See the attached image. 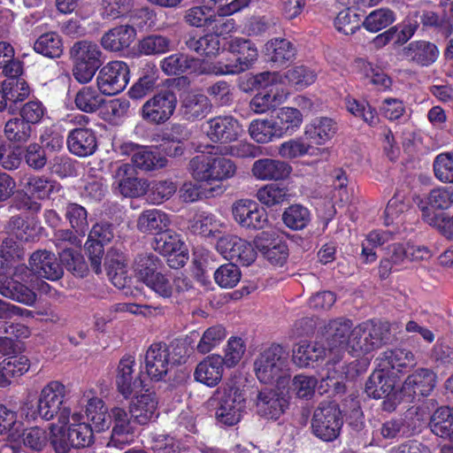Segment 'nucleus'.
Wrapping results in <instances>:
<instances>
[{
  "label": "nucleus",
  "mask_w": 453,
  "mask_h": 453,
  "mask_svg": "<svg viewBox=\"0 0 453 453\" xmlns=\"http://www.w3.org/2000/svg\"><path fill=\"white\" fill-rule=\"evenodd\" d=\"M187 347L182 342L167 345L163 342L152 343L144 357L146 373L151 380H163L173 365L184 363Z\"/></svg>",
  "instance_id": "1"
},
{
  "label": "nucleus",
  "mask_w": 453,
  "mask_h": 453,
  "mask_svg": "<svg viewBox=\"0 0 453 453\" xmlns=\"http://www.w3.org/2000/svg\"><path fill=\"white\" fill-rule=\"evenodd\" d=\"M188 170L197 182L220 185L236 174L237 166L224 156L199 155L189 161Z\"/></svg>",
  "instance_id": "2"
},
{
  "label": "nucleus",
  "mask_w": 453,
  "mask_h": 453,
  "mask_svg": "<svg viewBox=\"0 0 453 453\" xmlns=\"http://www.w3.org/2000/svg\"><path fill=\"white\" fill-rule=\"evenodd\" d=\"M254 371L262 383L282 384L289 376L288 350L280 344H272L256 358Z\"/></svg>",
  "instance_id": "3"
},
{
  "label": "nucleus",
  "mask_w": 453,
  "mask_h": 453,
  "mask_svg": "<svg viewBox=\"0 0 453 453\" xmlns=\"http://www.w3.org/2000/svg\"><path fill=\"white\" fill-rule=\"evenodd\" d=\"M255 82L264 89L257 93L250 103V109L258 114L265 113L272 108L284 103L289 91L283 88L282 77L277 72H264L255 76Z\"/></svg>",
  "instance_id": "4"
},
{
  "label": "nucleus",
  "mask_w": 453,
  "mask_h": 453,
  "mask_svg": "<svg viewBox=\"0 0 453 453\" xmlns=\"http://www.w3.org/2000/svg\"><path fill=\"white\" fill-rule=\"evenodd\" d=\"M228 49L234 59L218 61L210 67V73L217 75L240 73L250 69L257 59V49L250 40L234 37L229 42Z\"/></svg>",
  "instance_id": "5"
},
{
  "label": "nucleus",
  "mask_w": 453,
  "mask_h": 453,
  "mask_svg": "<svg viewBox=\"0 0 453 453\" xmlns=\"http://www.w3.org/2000/svg\"><path fill=\"white\" fill-rule=\"evenodd\" d=\"M212 401L219 423L232 426L241 420L245 409V397L237 387L230 384L221 386L214 392Z\"/></svg>",
  "instance_id": "6"
},
{
  "label": "nucleus",
  "mask_w": 453,
  "mask_h": 453,
  "mask_svg": "<svg viewBox=\"0 0 453 453\" xmlns=\"http://www.w3.org/2000/svg\"><path fill=\"white\" fill-rule=\"evenodd\" d=\"M65 396V387L61 382L52 380L46 384L42 388L38 398L42 418L49 421L57 416L58 424L68 425L71 410L68 407L62 406Z\"/></svg>",
  "instance_id": "7"
},
{
  "label": "nucleus",
  "mask_w": 453,
  "mask_h": 453,
  "mask_svg": "<svg viewBox=\"0 0 453 453\" xmlns=\"http://www.w3.org/2000/svg\"><path fill=\"white\" fill-rule=\"evenodd\" d=\"M32 275L27 266L14 267L12 277L0 275V295L15 302L31 306L36 301V294L23 282L30 283Z\"/></svg>",
  "instance_id": "8"
},
{
  "label": "nucleus",
  "mask_w": 453,
  "mask_h": 453,
  "mask_svg": "<svg viewBox=\"0 0 453 453\" xmlns=\"http://www.w3.org/2000/svg\"><path fill=\"white\" fill-rule=\"evenodd\" d=\"M385 330L382 326L366 321L351 331L349 350L352 356L363 357L373 352L384 343Z\"/></svg>",
  "instance_id": "9"
},
{
  "label": "nucleus",
  "mask_w": 453,
  "mask_h": 453,
  "mask_svg": "<svg viewBox=\"0 0 453 453\" xmlns=\"http://www.w3.org/2000/svg\"><path fill=\"white\" fill-rule=\"evenodd\" d=\"M343 425L342 411L337 404L322 403L314 411L311 429L313 434L325 441L335 440Z\"/></svg>",
  "instance_id": "10"
},
{
  "label": "nucleus",
  "mask_w": 453,
  "mask_h": 453,
  "mask_svg": "<svg viewBox=\"0 0 453 453\" xmlns=\"http://www.w3.org/2000/svg\"><path fill=\"white\" fill-rule=\"evenodd\" d=\"M129 81V68L119 60L104 65L96 76V84L101 94L114 96L123 91Z\"/></svg>",
  "instance_id": "11"
},
{
  "label": "nucleus",
  "mask_w": 453,
  "mask_h": 453,
  "mask_svg": "<svg viewBox=\"0 0 453 453\" xmlns=\"http://www.w3.org/2000/svg\"><path fill=\"white\" fill-rule=\"evenodd\" d=\"M352 329V322L344 319L331 320L325 326L324 334L329 360L339 363L345 349H349V339L351 338Z\"/></svg>",
  "instance_id": "12"
},
{
  "label": "nucleus",
  "mask_w": 453,
  "mask_h": 453,
  "mask_svg": "<svg viewBox=\"0 0 453 453\" xmlns=\"http://www.w3.org/2000/svg\"><path fill=\"white\" fill-rule=\"evenodd\" d=\"M234 221L242 228L260 230L268 225L266 211L257 202L250 199H240L232 205Z\"/></svg>",
  "instance_id": "13"
},
{
  "label": "nucleus",
  "mask_w": 453,
  "mask_h": 453,
  "mask_svg": "<svg viewBox=\"0 0 453 453\" xmlns=\"http://www.w3.org/2000/svg\"><path fill=\"white\" fill-rule=\"evenodd\" d=\"M115 385L125 399L144 390L143 381L135 373V359L133 356L127 355L119 360L116 369Z\"/></svg>",
  "instance_id": "14"
},
{
  "label": "nucleus",
  "mask_w": 453,
  "mask_h": 453,
  "mask_svg": "<svg viewBox=\"0 0 453 453\" xmlns=\"http://www.w3.org/2000/svg\"><path fill=\"white\" fill-rule=\"evenodd\" d=\"M217 250L226 258L233 260L243 266L251 265L257 258V251L253 245L236 235H225L217 242Z\"/></svg>",
  "instance_id": "15"
},
{
  "label": "nucleus",
  "mask_w": 453,
  "mask_h": 453,
  "mask_svg": "<svg viewBox=\"0 0 453 453\" xmlns=\"http://www.w3.org/2000/svg\"><path fill=\"white\" fill-rule=\"evenodd\" d=\"M112 187L124 196L138 197L148 189L146 181L135 177L134 168L127 163L112 166Z\"/></svg>",
  "instance_id": "16"
},
{
  "label": "nucleus",
  "mask_w": 453,
  "mask_h": 453,
  "mask_svg": "<svg viewBox=\"0 0 453 453\" xmlns=\"http://www.w3.org/2000/svg\"><path fill=\"white\" fill-rule=\"evenodd\" d=\"M177 99L175 95L165 90L145 102L142 108V119L153 124H161L173 114Z\"/></svg>",
  "instance_id": "17"
},
{
  "label": "nucleus",
  "mask_w": 453,
  "mask_h": 453,
  "mask_svg": "<svg viewBox=\"0 0 453 453\" xmlns=\"http://www.w3.org/2000/svg\"><path fill=\"white\" fill-rule=\"evenodd\" d=\"M203 131L211 142L226 143L236 141L243 129L234 117L218 116L206 121Z\"/></svg>",
  "instance_id": "18"
},
{
  "label": "nucleus",
  "mask_w": 453,
  "mask_h": 453,
  "mask_svg": "<svg viewBox=\"0 0 453 453\" xmlns=\"http://www.w3.org/2000/svg\"><path fill=\"white\" fill-rule=\"evenodd\" d=\"M109 419L113 421L111 443L117 448L132 443L134 441V427L131 422L130 412L124 408L114 406L109 413Z\"/></svg>",
  "instance_id": "19"
},
{
  "label": "nucleus",
  "mask_w": 453,
  "mask_h": 453,
  "mask_svg": "<svg viewBox=\"0 0 453 453\" xmlns=\"http://www.w3.org/2000/svg\"><path fill=\"white\" fill-rule=\"evenodd\" d=\"M30 94V88L21 78H8L0 83V111H13L16 104Z\"/></svg>",
  "instance_id": "20"
},
{
  "label": "nucleus",
  "mask_w": 453,
  "mask_h": 453,
  "mask_svg": "<svg viewBox=\"0 0 453 453\" xmlns=\"http://www.w3.org/2000/svg\"><path fill=\"white\" fill-rule=\"evenodd\" d=\"M224 374V360L220 355L211 354L200 361L194 371L196 381L214 388L221 381Z\"/></svg>",
  "instance_id": "21"
},
{
  "label": "nucleus",
  "mask_w": 453,
  "mask_h": 453,
  "mask_svg": "<svg viewBox=\"0 0 453 453\" xmlns=\"http://www.w3.org/2000/svg\"><path fill=\"white\" fill-rule=\"evenodd\" d=\"M144 393L134 395L129 405L132 419L140 425H146L158 417L157 400L154 393L145 389Z\"/></svg>",
  "instance_id": "22"
},
{
  "label": "nucleus",
  "mask_w": 453,
  "mask_h": 453,
  "mask_svg": "<svg viewBox=\"0 0 453 453\" xmlns=\"http://www.w3.org/2000/svg\"><path fill=\"white\" fill-rule=\"evenodd\" d=\"M338 130L337 123L328 117H316L308 122L303 130L305 140L310 144L322 146L330 142Z\"/></svg>",
  "instance_id": "23"
},
{
  "label": "nucleus",
  "mask_w": 453,
  "mask_h": 453,
  "mask_svg": "<svg viewBox=\"0 0 453 453\" xmlns=\"http://www.w3.org/2000/svg\"><path fill=\"white\" fill-rule=\"evenodd\" d=\"M30 273L50 280H57L63 275V268L55 254L47 250L34 252L29 259Z\"/></svg>",
  "instance_id": "24"
},
{
  "label": "nucleus",
  "mask_w": 453,
  "mask_h": 453,
  "mask_svg": "<svg viewBox=\"0 0 453 453\" xmlns=\"http://www.w3.org/2000/svg\"><path fill=\"white\" fill-rule=\"evenodd\" d=\"M291 173L292 166L288 163L273 158L257 159L251 167L252 175L259 180H282Z\"/></svg>",
  "instance_id": "25"
},
{
  "label": "nucleus",
  "mask_w": 453,
  "mask_h": 453,
  "mask_svg": "<svg viewBox=\"0 0 453 453\" xmlns=\"http://www.w3.org/2000/svg\"><path fill=\"white\" fill-rule=\"evenodd\" d=\"M182 245L183 242L180 235L173 231L166 229L156 234L152 244L153 249L163 256H171L180 252L177 263L173 259H168V265L171 267L184 265L186 256L181 252Z\"/></svg>",
  "instance_id": "26"
},
{
  "label": "nucleus",
  "mask_w": 453,
  "mask_h": 453,
  "mask_svg": "<svg viewBox=\"0 0 453 453\" xmlns=\"http://www.w3.org/2000/svg\"><path fill=\"white\" fill-rule=\"evenodd\" d=\"M21 190L29 198L44 200L59 189V185L44 176L25 175L19 181Z\"/></svg>",
  "instance_id": "27"
},
{
  "label": "nucleus",
  "mask_w": 453,
  "mask_h": 453,
  "mask_svg": "<svg viewBox=\"0 0 453 453\" xmlns=\"http://www.w3.org/2000/svg\"><path fill=\"white\" fill-rule=\"evenodd\" d=\"M136 37L135 29L129 25H120L108 30L101 38L102 47L112 52L127 49Z\"/></svg>",
  "instance_id": "28"
},
{
  "label": "nucleus",
  "mask_w": 453,
  "mask_h": 453,
  "mask_svg": "<svg viewBox=\"0 0 453 453\" xmlns=\"http://www.w3.org/2000/svg\"><path fill=\"white\" fill-rule=\"evenodd\" d=\"M71 153L79 157L92 155L96 149V138L91 129L76 127L73 129L66 140Z\"/></svg>",
  "instance_id": "29"
},
{
  "label": "nucleus",
  "mask_w": 453,
  "mask_h": 453,
  "mask_svg": "<svg viewBox=\"0 0 453 453\" xmlns=\"http://www.w3.org/2000/svg\"><path fill=\"white\" fill-rule=\"evenodd\" d=\"M435 386V374L428 369H418L403 382V392L409 396L427 395Z\"/></svg>",
  "instance_id": "30"
},
{
  "label": "nucleus",
  "mask_w": 453,
  "mask_h": 453,
  "mask_svg": "<svg viewBox=\"0 0 453 453\" xmlns=\"http://www.w3.org/2000/svg\"><path fill=\"white\" fill-rule=\"evenodd\" d=\"M403 56L410 61L421 66H428L439 57L437 46L426 41H414L403 50Z\"/></svg>",
  "instance_id": "31"
},
{
  "label": "nucleus",
  "mask_w": 453,
  "mask_h": 453,
  "mask_svg": "<svg viewBox=\"0 0 453 453\" xmlns=\"http://www.w3.org/2000/svg\"><path fill=\"white\" fill-rule=\"evenodd\" d=\"M326 356V349L320 343L301 341L293 349L292 360L298 367L307 368Z\"/></svg>",
  "instance_id": "32"
},
{
  "label": "nucleus",
  "mask_w": 453,
  "mask_h": 453,
  "mask_svg": "<svg viewBox=\"0 0 453 453\" xmlns=\"http://www.w3.org/2000/svg\"><path fill=\"white\" fill-rule=\"evenodd\" d=\"M287 405V400L272 390L260 391L256 402L257 414L272 419L279 418Z\"/></svg>",
  "instance_id": "33"
},
{
  "label": "nucleus",
  "mask_w": 453,
  "mask_h": 453,
  "mask_svg": "<svg viewBox=\"0 0 453 453\" xmlns=\"http://www.w3.org/2000/svg\"><path fill=\"white\" fill-rule=\"evenodd\" d=\"M132 151V162L142 171H154L166 166L167 159L146 146L130 143L126 145Z\"/></svg>",
  "instance_id": "34"
},
{
  "label": "nucleus",
  "mask_w": 453,
  "mask_h": 453,
  "mask_svg": "<svg viewBox=\"0 0 453 453\" xmlns=\"http://www.w3.org/2000/svg\"><path fill=\"white\" fill-rule=\"evenodd\" d=\"M273 120L282 138L290 136L300 129L303 122V115L297 108L283 106L277 110Z\"/></svg>",
  "instance_id": "35"
},
{
  "label": "nucleus",
  "mask_w": 453,
  "mask_h": 453,
  "mask_svg": "<svg viewBox=\"0 0 453 453\" xmlns=\"http://www.w3.org/2000/svg\"><path fill=\"white\" fill-rule=\"evenodd\" d=\"M211 111V103L203 94L187 93L181 101V112L183 117L194 121L204 118Z\"/></svg>",
  "instance_id": "36"
},
{
  "label": "nucleus",
  "mask_w": 453,
  "mask_h": 453,
  "mask_svg": "<svg viewBox=\"0 0 453 453\" xmlns=\"http://www.w3.org/2000/svg\"><path fill=\"white\" fill-rule=\"evenodd\" d=\"M170 225L168 215L157 209L142 211L137 219V228L145 234H158L165 230Z\"/></svg>",
  "instance_id": "37"
},
{
  "label": "nucleus",
  "mask_w": 453,
  "mask_h": 453,
  "mask_svg": "<svg viewBox=\"0 0 453 453\" xmlns=\"http://www.w3.org/2000/svg\"><path fill=\"white\" fill-rule=\"evenodd\" d=\"M180 283L184 284L186 288L188 287L186 279L177 277L174 280H173L170 275L163 273L160 272V270L151 278H150L146 282H144V284L150 289L164 298L170 297L173 295L174 289L177 291L183 290Z\"/></svg>",
  "instance_id": "38"
},
{
  "label": "nucleus",
  "mask_w": 453,
  "mask_h": 453,
  "mask_svg": "<svg viewBox=\"0 0 453 453\" xmlns=\"http://www.w3.org/2000/svg\"><path fill=\"white\" fill-rule=\"evenodd\" d=\"M83 415L74 411L70 414V421H73L67 432L72 447H87L93 441V428L85 422H81Z\"/></svg>",
  "instance_id": "39"
},
{
  "label": "nucleus",
  "mask_w": 453,
  "mask_h": 453,
  "mask_svg": "<svg viewBox=\"0 0 453 453\" xmlns=\"http://www.w3.org/2000/svg\"><path fill=\"white\" fill-rule=\"evenodd\" d=\"M265 53L271 62L280 66L295 58L296 49L288 40L276 38L266 42Z\"/></svg>",
  "instance_id": "40"
},
{
  "label": "nucleus",
  "mask_w": 453,
  "mask_h": 453,
  "mask_svg": "<svg viewBox=\"0 0 453 453\" xmlns=\"http://www.w3.org/2000/svg\"><path fill=\"white\" fill-rule=\"evenodd\" d=\"M188 138L189 133L185 127L173 126L169 133L164 134L159 148L168 157H180L185 150L183 142Z\"/></svg>",
  "instance_id": "41"
},
{
  "label": "nucleus",
  "mask_w": 453,
  "mask_h": 453,
  "mask_svg": "<svg viewBox=\"0 0 453 453\" xmlns=\"http://www.w3.org/2000/svg\"><path fill=\"white\" fill-rule=\"evenodd\" d=\"M394 388L395 381L382 369L372 372L365 383L367 395L374 399L390 396Z\"/></svg>",
  "instance_id": "42"
},
{
  "label": "nucleus",
  "mask_w": 453,
  "mask_h": 453,
  "mask_svg": "<svg viewBox=\"0 0 453 453\" xmlns=\"http://www.w3.org/2000/svg\"><path fill=\"white\" fill-rule=\"evenodd\" d=\"M282 77V83L280 84L285 88L286 84L295 88L296 90H303L307 87L313 84L317 79V73L314 70L305 65H296L283 74L280 73Z\"/></svg>",
  "instance_id": "43"
},
{
  "label": "nucleus",
  "mask_w": 453,
  "mask_h": 453,
  "mask_svg": "<svg viewBox=\"0 0 453 453\" xmlns=\"http://www.w3.org/2000/svg\"><path fill=\"white\" fill-rule=\"evenodd\" d=\"M198 61L183 53H174L160 62L162 71L167 75H179L184 73H193L196 70Z\"/></svg>",
  "instance_id": "44"
},
{
  "label": "nucleus",
  "mask_w": 453,
  "mask_h": 453,
  "mask_svg": "<svg viewBox=\"0 0 453 453\" xmlns=\"http://www.w3.org/2000/svg\"><path fill=\"white\" fill-rule=\"evenodd\" d=\"M380 365L382 370H395L401 372L403 369L413 366L415 362L414 355L406 349H388L382 353Z\"/></svg>",
  "instance_id": "45"
},
{
  "label": "nucleus",
  "mask_w": 453,
  "mask_h": 453,
  "mask_svg": "<svg viewBox=\"0 0 453 453\" xmlns=\"http://www.w3.org/2000/svg\"><path fill=\"white\" fill-rule=\"evenodd\" d=\"M430 427L435 435L453 441V408H438L431 418Z\"/></svg>",
  "instance_id": "46"
},
{
  "label": "nucleus",
  "mask_w": 453,
  "mask_h": 453,
  "mask_svg": "<svg viewBox=\"0 0 453 453\" xmlns=\"http://www.w3.org/2000/svg\"><path fill=\"white\" fill-rule=\"evenodd\" d=\"M256 197L266 207H273L288 201L291 195L288 187L278 183H270L261 187L257 191Z\"/></svg>",
  "instance_id": "47"
},
{
  "label": "nucleus",
  "mask_w": 453,
  "mask_h": 453,
  "mask_svg": "<svg viewBox=\"0 0 453 453\" xmlns=\"http://www.w3.org/2000/svg\"><path fill=\"white\" fill-rule=\"evenodd\" d=\"M73 61L84 62L100 66L102 51L99 46L91 41H80L73 44L70 51Z\"/></svg>",
  "instance_id": "48"
},
{
  "label": "nucleus",
  "mask_w": 453,
  "mask_h": 453,
  "mask_svg": "<svg viewBox=\"0 0 453 453\" xmlns=\"http://www.w3.org/2000/svg\"><path fill=\"white\" fill-rule=\"evenodd\" d=\"M249 134L258 143H267L274 139H280L273 119H253L249 126Z\"/></svg>",
  "instance_id": "49"
},
{
  "label": "nucleus",
  "mask_w": 453,
  "mask_h": 453,
  "mask_svg": "<svg viewBox=\"0 0 453 453\" xmlns=\"http://www.w3.org/2000/svg\"><path fill=\"white\" fill-rule=\"evenodd\" d=\"M163 266L161 259L152 254L144 253L139 255L134 263V272L138 280L144 283Z\"/></svg>",
  "instance_id": "50"
},
{
  "label": "nucleus",
  "mask_w": 453,
  "mask_h": 453,
  "mask_svg": "<svg viewBox=\"0 0 453 453\" xmlns=\"http://www.w3.org/2000/svg\"><path fill=\"white\" fill-rule=\"evenodd\" d=\"M356 4L357 0L348 1L349 7L341 11L334 19L335 28L344 35H353L362 24L360 14L351 7Z\"/></svg>",
  "instance_id": "51"
},
{
  "label": "nucleus",
  "mask_w": 453,
  "mask_h": 453,
  "mask_svg": "<svg viewBox=\"0 0 453 453\" xmlns=\"http://www.w3.org/2000/svg\"><path fill=\"white\" fill-rule=\"evenodd\" d=\"M86 414L96 432H103L109 428L111 420L107 418V409L101 398L91 397L88 400Z\"/></svg>",
  "instance_id": "52"
},
{
  "label": "nucleus",
  "mask_w": 453,
  "mask_h": 453,
  "mask_svg": "<svg viewBox=\"0 0 453 453\" xmlns=\"http://www.w3.org/2000/svg\"><path fill=\"white\" fill-rule=\"evenodd\" d=\"M224 192L221 185H214L211 188H203L196 184L188 181L183 183L180 188V197L185 203H193L203 197H213Z\"/></svg>",
  "instance_id": "53"
},
{
  "label": "nucleus",
  "mask_w": 453,
  "mask_h": 453,
  "mask_svg": "<svg viewBox=\"0 0 453 453\" xmlns=\"http://www.w3.org/2000/svg\"><path fill=\"white\" fill-rule=\"evenodd\" d=\"M4 133L6 139L11 142L22 144L30 140L33 130L31 125L27 121L16 117L5 123Z\"/></svg>",
  "instance_id": "54"
},
{
  "label": "nucleus",
  "mask_w": 453,
  "mask_h": 453,
  "mask_svg": "<svg viewBox=\"0 0 453 453\" xmlns=\"http://www.w3.org/2000/svg\"><path fill=\"white\" fill-rule=\"evenodd\" d=\"M74 103L81 111L92 113L104 104V99L95 88L87 86L77 92Z\"/></svg>",
  "instance_id": "55"
},
{
  "label": "nucleus",
  "mask_w": 453,
  "mask_h": 453,
  "mask_svg": "<svg viewBox=\"0 0 453 453\" xmlns=\"http://www.w3.org/2000/svg\"><path fill=\"white\" fill-rule=\"evenodd\" d=\"M34 50L48 58H59L63 53L61 38L57 33H45L35 42Z\"/></svg>",
  "instance_id": "56"
},
{
  "label": "nucleus",
  "mask_w": 453,
  "mask_h": 453,
  "mask_svg": "<svg viewBox=\"0 0 453 453\" xmlns=\"http://www.w3.org/2000/svg\"><path fill=\"white\" fill-rule=\"evenodd\" d=\"M223 224L217 218L207 212L196 214L190 223L193 233L203 236H212L220 232Z\"/></svg>",
  "instance_id": "57"
},
{
  "label": "nucleus",
  "mask_w": 453,
  "mask_h": 453,
  "mask_svg": "<svg viewBox=\"0 0 453 453\" xmlns=\"http://www.w3.org/2000/svg\"><path fill=\"white\" fill-rule=\"evenodd\" d=\"M191 50L204 57H214L220 50V42L217 35L209 33L199 38L192 37L187 42Z\"/></svg>",
  "instance_id": "58"
},
{
  "label": "nucleus",
  "mask_w": 453,
  "mask_h": 453,
  "mask_svg": "<svg viewBox=\"0 0 453 453\" xmlns=\"http://www.w3.org/2000/svg\"><path fill=\"white\" fill-rule=\"evenodd\" d=\"M395 20L393 11L388 8H380L370 12L364 21L363 27L371 33H377L390 26Z\"/></svg>",
  "instance_id": "59"
},
{
  "label": "nucleus",
  "mask_w": 453,
  "mask_h": 453,
  "mask_svg": "<svg viewBox=\"0 0 453 453\" xmlns=\"http://www.w3.org/2000/svg\"><path fill=\"white\" fill-rule=\"evenodd\" d=\"M427 206L422 207L430 210L431 212L435 213L432 209L435 210H447L453 205V186L441 187L432 189L426 197Z\"/></svg>",
  "instance_id": "60"
},
{
  "label": "nucleus",
  "mask_w": 453,
  "mask_h": 453,
  "mask_svg": "<svg viewBox=\"0 0 453 453\" xmlns=\"http://www.w3.org/2000/svg\"><path fill=\"white\" fill-rule=\"evenodd\" d=\"M284 224L290 229L301 230L308 226L311 221L309 210L300 204H292L282 214Z\"/></svg>",
  "instance_id": "61"
},
{
  "label": "nucleus",
  "mask_w": 453,
  "mask_h": 453,
  "mask_svg": "<svg viewBox=\"0 0 453 453\" xmlns=\"http://www.w3.org/2000/svg\"><path fill=\"white\" fill-rule=\"evenodd\" d=\"M361 73L368 82L379 90H389L392 87V79L379 66L371 62H363Z\"/></svg>",
  "instance_id": "62"
},
{
  "label": "nucleus",
  "mask_w": 453,
  "mask_h": 453,
  "mask_svg": "<svg viewBox=\"0 0 453 453\" xmlns=\"http://www.w3.org/2000/svg\"><path fill=\"white\" fill-rule=\"evenodd\" d=\"M226 337V331L221 325L208 327L202 334L196 345L197 352L207 354L218 347Z\"/></svg>",
  "instance_id": "63"
},
{
  "label": "nucleus",
  "mask_w": 453,
  "mask_h": 453,
  "mask_svg": "<svg viewBox=\"0 0 453 453\" xmlns=\"http://www.w3.org/2000/svg\"><path fill=\"white\" fill-rule=\"evenodd\" d=\"M434 176L442 183H453V152L438 154L433 163Z\"/></svg>",
  "instance_id": "64"
}]
</instances>
